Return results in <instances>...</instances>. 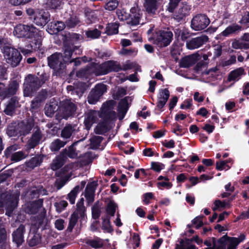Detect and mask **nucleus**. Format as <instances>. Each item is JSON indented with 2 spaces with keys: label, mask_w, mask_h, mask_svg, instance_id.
Returning a JSON list of instances; mask_svg holds the SVG:
<instances>
[{
  "label": "nucleus",
  "mask_w": 249,
  "mask_h": 249,
  "mask_svg": "<svg viewBox=\"0 0 249 249\" xmlns=\"http://www.w3.org/2000/svg\"><path fill=\"white\" fill-rule=\"evenodd\" d=\"M127 20V23L131 26H135L140 23L141 17L140 11L135 7L130 9V13Z\"/></svg>",
  "instance_id": "6ab92c4d"
},
{
  "label": "nucleus",
  "mask_w": 249,
  "mask_h": 249,
  "mask_svg": "<svg viewBox=\"0 0 249 249\" xmlns=\"http://www.w3.org/2000/svg\"><path fill=\"white\" fill-rule=\"evenodd\" d=\"M7 234L5 226L0 220V244H3L7 240Z\"/></svg>",
  "instance_id": "a18cd8bd"
},
{
  "label": "nucleus",
  "mask_w": 249,
  "mask_h": 249,
  "mask_svg": "<svg viewBox=\"0 0 249 249\" xmlns=\"http://www.w3.org/2000/svg\"><path fill=\"white\" fill-rule=\"evenodd\" d=\"M43 137L42 131L38 127H34L33 134L27 142V148L28 149L34 148L40 142Z\"/></svg>",
  "instance_id": "f8f14e48"
},
{
  "label": "nucleus",
  "mask_w": 249,
  "mask_h": 249,
  "mask_svg": "<svg viewBox=\"0 0 249 249\" xmlns=\"http://www.w3.org/2000/svg\"><path fill=\"white\" fill-rule=\"evenodd\" d=\"M96 181H93L88 184L85 193V197L89 204H91L94 200L95 191L97 186Z\"/></svg>",
  "instance_id": "a211bd4d"
},
{
  "label": "nucleus",
  "mask_w": 249,
  "mask_h": 249,
  "mask_svg": "<svg viewBox=\"0 0 249 249\" xmlns=\"http://www.w3.org/2000/svg\"><path fill=\"white\" fill-rule=\"evenodd\" d=\"M173 36L172 32L168 30H158L149 38V40L159 47H164L170 44L173 39Z\"/></svg>",
  "instance_id": "423d86ee"
},
{
  "label": "nucleus",
  "mask_w": 249,
  "mask_h": 249,
  "mask_svg": "<svg viewBox=\"0 0 249 249\" xmlns=\"http://www.w3.org/2000/svg\"><path fill=\"white\" fill-rule=\"evenodd\" d=\"M34 126V120L30 119L19 122L17 130L20 135L26 136L30 132Z\"/></svg>",
  "instance_id": "2eb2a0df"
},
{
  "label": "nucleus",
  "mask_w": 249,
  "mask_h": 249,
  "mask_svg": "<svg viewBox=\"0 0 249 249\" xmlns=\"http://www.w3.org/2000/svg\"><path fill=\"white\" fill-rule=\"evenodd\" d=\"M95 67L94 64L86 69L79 70L76 72V76L78 78L87 79L89 78V75L90 74L95 75Z\"/></svg>",
  "instance_id": "cd10ccee"
},
{
  "label": "nucleus",
  "mask_w": 249,
  "mask_h": 249,
  "mask_svg": "<svg viewBox=\"0 0 249 249\" xmlns=\"http://www.w3.org/2000/svg\"><path fill=\"white\" fill-rule=\"evenodd\" d=\"M18 104V100L14 98H11L4 110L5 113L7 115L12 116L14 113L15 109Z\"/></svg>",
  "instance_id": "7c9ffc66"
},
{
  "label": "nucleus",
  "mask_w": 249,
  "mask_h": 249,
  "mask_svg": "<svg viewBox=\"0 0 249 249\" xmlns=\"http://www.w3.org/2000/svg\"><path fill=\"white\" fill-rule=\"evenodd\" d=\"M62 152H64L65 154V156L67 157L68 156L70 158H75L77 157V153H76L75 149L73 148V145H71L69 147V149L64 150Z\"/></svg>",
  "instance_id": "bf43d9fd"
},
{
  "label": "nucleus",
  "mask_w": 249,
  "mask_h": 249,
  "mask_svg": "<svg viewBox=\"0 0 249 249\" xmlns=\"http://www.w3.org/2000/svg\"><path fill=\"white\" fill-rule=\"evenodd\" d=\"M95 75L106 74L111 71L117 72L122 70L121 66L117 61L109 60L102 64H94Z\"/></svg>",
  "instance_id": "0eeeda50"
},
{
  "label": "nucleus",
  "mask_w": 249,
  "mask_h": 249,
  "mask_svg": "<svg viewBox=\"0 0 249 249\" xmlns=\"http://www.w3.org/2000/svg\"><path fill=\"white\" fill-rule=\"evenodd\" d=\"M18 87V84L16 80L11 81L8 86L0 83V97L2 99L10 97L16 93Z\"/></svg>",
  "instance_id": "1a4fd4ad"
},
{
  "label": "nucleus",
  "mask_w": 249,
  "mask_h": 249,
  "mask_svg": "<svg viewBox=\"0 0 249 249\" xmlns=\"http://www.w3.org/2000/svg\"><path fill=\"white\" fill-rule=\"evenodd\" d=\"M117 207V206L115 203L110 201L107 206V213L111 216H113Z\"/></svg>",
  "instance_id": "052dcab7"
},
{
  "label": "nucleus",
  "mask_w": 249,
  "mask_h": 249,
  "mask_svg": "<svg viewBox=\"0 0 249 249\" xmlns=\"http://www.w3.org/2000/svg\"><path fill=\"white\" fill-rule=\"evenodd\" d=\"M19 195L18 194H13L11 195L8 198L6 203L7 209L12 212L17 207Z\"/></svg>",
  "instance_id": "2f4dec72"
},
{
  "label": "nucleus",
  "mask_w": 249,
  "mask_h": 249,
  "mask_svg": "<svg viewBox=\"0 0 249 249\" xmlns=\"http://www.w3.org/2000/svg\"><path fill=\"white\" fill-rule=\"evenodd\" d=\"M119 5L117 0H110L106 3L104 6L106 10L108 11H113L116 9Z\"/></svg>",
  "instance_id": "603ef678"
},
{
  "label": "nucleus",
  "mask_w": 249,
  "mask_h": 249,
  "mask_svg": "<svg viewBox=\"0 0 249 249\" xmlns=\"http://www.w3.org/2000/svg\"><path fill=\"white\" fill-rule=\"evenodd\" d=\"M66 159L67 157L65 156V153L61 152V153L53 160L51 164V169L53 171L59 169L64 165Z\"/></svg>",
  "instance_id": "5701e85b"
},
{
  "label": "nucleus",
  "mask_w": 249,
  "mask_h": 249,
  "mask_svg": "<svg viewBox=\"0 0 249 249\" xmlns=\"http://www.w3.org/2000/svg\"><path fill=\"white\" fill-rule=\"evenodd\" d=\"M46 95L43 94H39L32 101L31 104V108L36 109L38 108L40 105V103L46 99Z\"/></svg>",
  "instance_id": "a19ab883"
},
{
  "label": "nucleus",
  "mask_w": 249,
  "mask_h": 249,
  "mask_svg": "<svg viewBox=\"0 0 249 249\" xmlns=\"http://www.w3.org/2000/svg\"><path fill=\"white\" fill-rule=\"evenodd\" d=\"M42 162V157L38 156L32 158L27 163V164L28 167L33 168L39 165Z\"/></svg>",
  "instance_id": "49530a36"
},
{
  "label": "nucleus",
  "mask_w": 249,
  "mask_h": 249,
  "mask_svg": "<svg viewBox=\"0 0 249 249\" xmlns=\"http://www.w3.org/2000/svg\"><path fill=\"white\" fill-rule=\"evenodd\" d=\"M79 192L80 186L79 185H77L68 194L67 199L71 204H74L75 198Z\"/></svg>",
  "instance_id": "79ce46f5"
},
{
  "label": "nucleus",
  "mask_w": 249,
  "mask_h": 249,
  "mask_svg": "<svg viewBox=\"0 0 249 249\" xmlns=\"http://www.w3.org/2000/svg\"><path fill=\"white\" fill-rule=\"evenodd\" d=\"M106 86L103 84H97L90 92L88 97V103L95 104L100 98L106 91Z\"/></svg>",
  "instance_id": "9b49d317"
},
{
  "label": "nucleus",
  "mask_w": 249,
  "mask_h": 249,
  "mask_svg": "<svg viewBox=\"0 0 249 249\" xmlns=\"http://www.w3.org/2000/svg\"><path fill=\"white\" fill-rule=\"evenodd\" d=\"M73 50L71 46L65 47L63 55H62L64 63L69 61L72 54Z\"/></svg>",
  "instance_id": "de8ad7c7"
},
{
  "label": "nucleus",
  "mask_w": 249,
  "mask_h": 249,
  "mask_svg": "<svg viewBox=\"0 0 249 249\" xmlns=\"http://www.w3.org/2000/svg\"><path fill=\"white\" fill-rule=\"evenodd\" d=\"M99 114L100 112L92 110H89L86 114L84 124L87 130H89L92 124L96 121Z\"/></svg>",
  "instance_id": "412c9836"
},
{
  "label": "nucleus",
  "mask_w": 249,
  "mask_h": 249,
  "mask_svg": "<svg viewBox=\"0 0 249 249\" xmlns=\"http://www.w3.org/2000/svg\"><path fill=\"white\" fill-rule=\"evenodd\" d=\"M232 47L235 49H249V43H246L238 40H234L232 43Z\"/></svg>",
  "instance_id": "09e8293b"
},
{
  "label": "nucleus",
  "mask_w": 249,
  "mask_h": 249,
  "mask_svg": "<svg viewBox=\"0 0 249 249\" xmlns=\"http://www.w3.org/2000/svg\"><path fill=\"white\" fill-rule=\"evenodd\" d=\"M65 23L68 28H71L75 27L80 23V19L77 16L72 15L66 20Z\"/></svg>",
  "instance_id": "c9c22d12"
},
{
  "label": "nucleus",
  "mask_w": 249,
  "mask_h": 249,
  "mask_svg": "<svg viewBox=\"0 0 249 249\" xmlns=\"http://www.w3.org/2000/svg\"><path fill=\"white\" fill-rule=\"evenodd\" d=\"M190 10V6L186 3H182L178 11L175 14L174 18L179 22L189 14Z\"/></svg>",
  "instance_id": "aec40b11"
},
{
  "label": "nucleus",
  "mask_w": 249,
  "mask_h": 249,
  "mask_svg": "<svg viewBox=\"0 0 249 249\" xmlns=\"http://www.w3.org/2000/svg\"><path fill=\"white\" fill-rule=\"evenodd\" d=\"M241 26L236 24H232L228 26L222 32L217 35L216 38L223 40V37H228L236 34L241 30Z\"/></svg>",
  "instance_id": "f3484780"
},
{
  "label": "nucleus",
  "mask_w": 249,
  "mask_h": 249,
  "mask_svg": "<svg viewBox=\"0 0 249 249\" xmlns=\"http://www.w3.org/2000/svg\"><path fill=\"white\" fill-rule=\"evenodd\" d=\"M169 97V91L167 89H162L159 93L157 103V107L162 108L167 102Z\"/></svg>",
  "instance_id": "bb28decb"
},
{
  "label": "nucleus",
  "mask_w": 249,
  "mask_h": 249,
  "mask_svg": "<svg viewBox=\"0 0 249 249\" xmlns=\"http://www.w3.org/2000/svg\"><path fill=\"white\" fill-rule=\"evenodd\" d=\"M41 236L39 233H31L28 237V243L30 247H34L41 242Z\"/></svg>",
  "instance_id": "72a5a7b5"
},
{
  "label": "nucleus",
  "mask_w": 249,
  "mask_h": 249,
  "mask_svg": "<svg viewBox=\"0 0 249 249\" xmlns=\"http://www.w3.org/2000/svg\"><path fill=\"white\" fill-rule=\"evenodd\" d=\"M27 155L22 151L15 152L11 156V160L15 162L19 161L26 157Z\"/></svg>",
  "instance_id": "3c124183"
},
{
  "label": "nucleus",
  "mask_w": 249,
  "mask_h": 249,
  "mask_svg": "<svg viewBox=\"0 0 249 249\" xmlns=\"http://www.w3.org/2000/svg\"><path fill=\"white\" fill-rule=\"evenodd\" d=\"M78 217H77L76 216H75L71 214V218L70 219L69 224L68 227V230L70 231H71L75 226V224H76L77 220H78Z\"/></svg>",
  "instance_id": "e2e57ef3"
},
{
  "label": "nucleus",
  "mask_w": 249,
  "mask_h": 249,
  "mask_svg": "<svg viewBox=\"0 0 249 249\" xmlns=\"http://www.w3.org/2000/svg\"><path fill=\"white\" fill-rule=\"evenodd\" d=\"M0 49L7 63L13 67L19 64L22 59L21 55L7 39L0 38Z\"/></svg>",
  "instance_id": "f257e3e1"
},
{
  "label": "nucleus",
  "mask_w": 249,
  "mask_h": 249,
  "mask_svg": "<svg viewBox=\"0 0 249 249\" xmlns=\"http://www.w3.org/2000/svg\"><path fill=\"white\" fill-rule=\"evenodd\" d=\"M44 110L46 115L51 117L56 110V106L54 105L46 104Z\"/></svg>",
  "instance_id": "864d4df0"
},
{
  "label": "nucleus",
  "mask_w": 249,
  "mask_h": 249,
  "mask_svg": "<svg viewBox=\"0 0 249 249\" xmlns=\"http://www.w3.org/2000/svg\"><path fill=\"white\" fill-rule=\"evenodd\" d=\"M43 202V200L42 199H39L29 203L25 209V212L30 214L36 213L38 210L42 207Z\"/></svg>",
  "instance_id": "b1692460"
},
{
  "label": "nucleus",
  "mask_w": 249,
  "mask_h": 249,
  "mask_svg": "<svg viewBox=\"0 0 249 249\" xmlns=\"http://www.w3.org/2000/svg\"><path fill=\"white\" fill-rule=\"evenodd\" d=\"M51 26L55 29L57 32L63 30L66 26V23L60 21H53L51 22Z\"/></svg>",
  "instance_id": "6e6d98bb"
},
{
  "label": "nucleus",
  "mask_w": 249,
  "mask_h": 249,
  "mask_svg": "<svg viewBox=\"0 0 249 249\" xmlns=\"http://www.w3.org/2000/svg\"><path fill=\"white\" fill-rule=\"evenodd\" d=\"M203 217V215L197 216L192 221L193 224L196 225V229L199 228L203 225L202 219Z\"/></svg>",
  "instance_id": "338daca9"
},
{
  "label": "nucleus",
  "mask_w": 249,
  "mask_h": 249,
  "mask_svg": "<svg viewBox=\"0 0 249 249\" xmlns=\"http://www.w3.org/2000/svg\"><path fill=\"white\" fill-rule=\"evenodd\" d=\"M66 144V142L61 141L57 139L53 141L50 144V148L52 152H56L64 147Z\"/></svg>",
  "instance_id": "58836bf2"
},
{
  "label": "nucleus",
  "mask_w": 249,
  "mask_h": 249,
  "mask_svg": "<svg viewBox=\"0 0 249 249\" xmlns=\"http://www.w3.org/2000/svg\"><path fill=\"white\" fill-rule=\"evenodd\" d=\"M102 140L103 138L101 136H95L92 137L90 139V148L93 149H97L100 146V144L102 142Z\"/></svg>",
  "instance_id": "c03bdc74"
},
{
  "label": "nucleus",
  "mask_w": 249,
  "mask_h": 249,
  "mask_svg": "<svg viewBox=\"0 0 249 249\" xmlns=\"http://www.w3.org/2000/svg\"><path fill=\"white\" fill-rule=\"evenodd\" d=\"M84 198H81L76 204V210L72 213L77 217H81L82 219H84L86 216V208L84 205Z\"/></svg>",
  "instance_id": "a878e982"
},
{
  "label": "nucleus",
  "mask_w": 249,
  "mask_h": 249,
  "mask_svg": "<svg viewBox=\"0 0 249 249\" xmlns=\"http://www.w3.org/2000/svg\"><path fill=\"white\" fill-rule=\"evenodd\" d=\"M29 195L32 198L37 197L39 195H45L46 194V191L42 187L38 188L34 187L32 188L28 192Z\"/></svg>",
  "instance_id": "f704fd0d"
},
{
  "label": "nucleus",
  "mask_w": 249,
  "mask_h": 249,
  "mask_svg": "<svg viewBox=\"0 0 249 249\" xmlns=\"http://www.w3.org/2000/svg\"><path fill=\"white\" fill-rule=\"evenodd\" d=\"M129 97H126L122 99L119 103L118 110L119 113L122 114V117L120 118V119H123L127 111V109L129 107Z\"/></svg>",
  "instance_id": "c756f323"
},
{
  "label": "nucleus",
  "mask_w": 249,
  "mask_h": 249,
  "mask_svg": "<svg viewBox=\"0 0 249 249\" xmlns=\"http://www.w3.org/2000/svg\"><path fill=\"white\" fill-rule=\"evenodd\" d=\"M48 77L46 73H43L40 78L34 75L29 74L25 78L24 83V94L29 96L32 93L38 89L48 80Z\"/></svg>",
  "instance_id": "20e7f679"
},
{
  "label": "nucleus",
  "mask_w": 249,
  "mask_h": 249,
  "mask_svg": "<svg viewBox=\"0 0 249 249\" xmlns=\"http://www.w3.org/2000/svg\"><path fill=\"white\" fill-rule=\"evenodd\" d=\"M44 218L42 216L34 217L32 218L31 229L36 230L38 229L43 223Z\"/></svg>",
  "instance_id": "ea45409f"
},
{
  "label": "nucleus",
  "mask_w": 249,
  "mask_h": 249,
  "mask_svg": "<svg viewBox=\"0 0 249 249\" xmlns=\"http://www.w3.org/2000/svg\"><path fill=\"white\" fill-rule=\"evenodd\" d=\"M25 232V228L24 225L21 224L14 231L12 234V240L15 243L17 246L19 247L24 242V234Z\"/></svg>",
  "instance_id": "dca6fc26"
},
{
  "label": "nucleus",
  "mask_w": 249,
  "mask_h": 249,
  "mask_svg": "<svg viewBox=\"0 0 249 249\" xmlns=\"http://www.w3.org/2000/svg\"><path fill=\"white\" fill-rule=\"evenodd\" d=\"M13 34L19 38L39 39L42 36V32L33 24H19L15 27Z\"/></svg>",
  "instance_id": "7ed1b4c3"
},
{
  "label": "nucleus",
  "mask_w": 249,
  "mask_h": 249,
  "mask_svg": "<svg viewBox=\"0 0 249 249\" xmlns=\"http://www.w3.org/2000/svg\"><path fill=\"white\" fill-rule=\"evenodd\" d=\"M208 37L206 35H202L194 37L186 42V47L189 50H194L201 47L208 42Z\"/></svg>",
  "instance_id": "ddd939ff"
},
{
  "label": "nucleus",
  "mask_w": 249,
  "mask_h": 249,
  "mask_svg": "<svg viewBox=\"0 0 249 249\" xmlns=\"http://www.w3.org/2000/svg\"><path fill=\"white\" fill-rule=\"evenodd\" d=\"M209 18L204 14H198L191 20V28L195 31H201L205 29L210 24Z\"/></svg>",
  "instance_id": "9d476101"
},
{
  "label": "nucleus",
  "mask_w": 249,
  "mask_h": 249,
  "mask_svg": "<svg viewBox=\"0 0 249 249\" xmlns=\"http://www.w3.org/2000/svg\"><path fill=\"white\" fill-rule=\"evenodd\" d=\"M119 26V24L117 22L108 23L106 27L105 33L109 36L117 34Z\"/></svg>",
  "instance_id": "e433bc0d"
},
{
  "label": "nucleus",
  "mask_w": 249,
  "mask_h": 249,
  "mask_svg": "<svg viewBox=\"0 0 249 249\" xmlns=\"http://www.w3.org/2000/svg\"><path fill=\"white\" fill-rule=\"evenodd\" d=\"M76 108L75 105L70 100H66L64 101L60 110L63 118L67 119L68 117L72 116L76 111Z\"/></svg>",
  "instance_id": "4468645a"
},
{
  "label": "nucleus",
  "mask_w": 249,
  "mask_h": 249,
  "mask_svg": "<svg viewBox=\"0 0 249 249\" xmlns=\"http://www.w3.org/2000/svg\"><path fill=\"white\" fill-rule=\"evenodd\" d=\"M101 32L97 29L88 30L86 32V35L88 37L91 39L98 38L101 35Z\"/></svg>",
  "instance_id": "5fc2aeb1"
},
{
  "label": "nucleus",
  "mask_w": 249,
  "mask_h": 249,
  "mask_svg": "<svg viewBox=\"0 0 249 249\" xmlns=\"http://www.w3.org/2000/svg\"><path fill=\"white\" fill-rule=\"evenodd\" d=\"M246 238L244 234H241L238 238L236 237H226L227 244H228V249H236L238 245L243 242Z\"/></svg>",
  "instance_id": "393cba45"
},
{
  "label": "nucleus",
  "mask_w": 249,
  "mask_h": 249,
  "mask_svg": "<svg viewBox=\"0 0 249 249\" xmlns=\"http://www.w3.org/2000/svg\"><path fill=\"white\" fill-rule=\"evenodd\" d=\"M159 0H145L144 6L146 12L151 15L155 14L158 8V2Z\"/></svg>",
  "instance_id": "c85d7f7f"
},
{
  "label": "nucleus",
  "mask_w": 249,
  "mask_h": 249,
  "mask_svg": "<svg viewBox=\"0 0 249 249\" xmlns=\"http://www.w3.org/2000/svg\"><path fill=\"white\" fill-rule=\"evenodd\" d=\"M199 57V55L198 54L194 53L183 58L179 63L180 67L185 68L189 67L196 63L198 60Z\"/></svg>",
  "instance_id": "4be33fe9"
},
{
  "label": "nucleus",
  "mask_w": 249,
  "mask_h": 249,
  "mask_svg": "<svg viewBox=\"0 0 249 249\" xmlns=\"http://www.w3.org/2000/svg\"><path fill=\"white\" fill-rule=\"evenodd\" d=\"M73 131V129L71 125H66L62 130L61 136L62 138L65 139L69 138L71 136Z\"/></svg>",
  "instance_id": "8fccbe9b"
},
{
  "label": "nucleus",
  "mask_w": 249,
  "mask_h": 249,
  "mask_svg": "<svg viewBox=\"0 0 249 249\" xmlns=\"http://www.w3.org/2000/svg\"><path fill=\"white\" fill-rule=\"evenodd\" d=\"M99 117L103 119V122L98 124L94 131L96 134H101L107 130L108 122L113 120L116 117L115 112L113 110L112 106L110 103L107 102L103 105Z\"/></svg>",
  "instance_id": "f03ea898"
},
{
  "label": "nucleus",
  "mask_w": 249,
  "mask_h": 249,
  "mask_svg": "<svg viewBox=\"0 0 249 249\" xmlns=\"http://www.w3.org/2000/svg\"><path fill=\"white\" fill-rule=\"evenodd\" d=\"M62 0H50L48 5L52 9H56L60 6Z\"/></svg>",
  "instance_id": "774afa93"
},
{
  "label": "nucleus",
  "mask_w": 249,
  "mask_h": 249,
  "mask_svg": "<svg viewBox=\"0 0 249 249\" xmlns=\"http://www.w3.org/2000/svg\"><path fill=\"white\" fill-rule=\"evenodd\" d=\"M63 60L62 54L55 53L48 57V64L51 68L59 74L65 67Z\"/></svg>",
  "instance_id": "6e6552de"
},
{
  "label": "nucleus",
  "mask_w": 249,
  "mask_h": 249,
  "mask_svg": "<svg viewBox=\"0 0 249 249\" xmlns=\"http://www.w3.org/2000/svg\"><path fill=\"white\" fill-rule=\"evenodd\" d=\"M100 209L99 203H95L92 207V216L94 219L98 218L100 215Z\"/></svg>",
  "instance_id": "4d7b16f0"
},
{
  "label": "nucleus",
  "mask_w": 249,
  "mask_h": 249,
  "mask_svg": "<svg viewBox=\"0 0 249 249\" xmlns=\"http://www.w3.org/2000/svg\"><path fill=\"white\" fill-rule=\"evenodd\" d=\"M116 14L118 16V18L120 20H126L128 19V17L129 16V14L127 13L124 9H118L116 11Z\"/></svg>",
  "instance_id": "13d9d810"
},
{
  "label": "nucleus",
  "mask_w": 249,
  "mask_h": 249,
  "mask_svg": "<svg viewBox=\"0 0 249 249\" xmlns=\"http://www.w3.org/2000/svg\"><path fill=\"white\" fill-rule=\"evenodd\" d=\"M226 237H223L219 240H213V246L211 247L213 249H224L225 248Z\"/></svg>",
  "instance_id": "37998d69"
},
{
  "label": "nucleus",
  "mask_w": 249,
  "mask_h": 249,
  "mask_svg": "<svg viewBox=\"0 0 249 249\" xmlns=\"http://www.w3.org/2000/svg\"><path fill=\"white\" fill-rule=\"evenodd\" d=\"M26 13L29 19L39 26H45L50 20L49 13L43 9L29 7L26 8Z\"/></svg>",
  "instance_id": "39448f33"
},
{
  "label": "nucleus",
  "mask_w": 249,
  "mask_h": 249,
  "mask_svg": "<svg viewBox=\"0 0 249 249\" xmlns=\"http://www.w3.org/2000/svg\"><path fill=\"white\" fill-rule=\"evenodd\" d=\"M244 73V69L242 68L237 69L230 72L228 76V81H238L240 79L241 75Z\"/></svg>",
  "instance_id": "473e14b6"
},
{
  "label": "nucleus",
  "mask_w": 249,
  "mask_h": 249,
  "mask_svg": "<svg viewBox=\"0 0 249 249\" xmlns=\"http://www.w3.org/2000/svg\"><path fill=\"white\" fill-rule=\"evenodd\" d=\"M68 205V203L65 200H62L59 202H56L54 204L57 212L60 213Z\"/></svg>",
  "instance_id": "680f3d73"
},
{
  "label": "nucleus",
  "mask_w": 249,
  "mask_h": 249,
  "mask_svg": "<svg viewBox=\"0 0 249 249\" xmlns=\"http://www.w3.org/2000/svg\"><path fill=\"white\" fill-rule=\"evenodd\" d=\"M32 0H9V2L14 6H19L25 5L30 2Z\"/></svg>",
  "instance_id": "0e129e2a"
},
{
  "label": "nucleus",
  "mask_w": 249,
  "mask_h": 249,
  "mask_svg": "<svg viewBox=\"0 0 249 249\" xmlns=\"http://www.w3.org/2000/svg\"><path fill=\"white\" fill-rule=\"evenodd\" d=\"M86 243L94 249L102 248L104 244L103 240L98 237L94 238L93 239L88 240L86 241Z\"/></svg>",
  "instance_id": "4c0bfd02"
},
{
  "label": "nucleus",
  "mask_w": 249,
  "mask_h": 249,
  "mask_svg": "<svg viewBox=\"0 0 249 249\" xmlns=\"http://www.w3.org/2000/svg\"><path fill=\"white\" fill-rule=\"evenodd\" d=\"M164 167V164L158 162H152L151 163V168L156 172H160Z\"/></svg>",
  "instance_id": "69168bd1"
}]
</instances>
